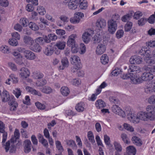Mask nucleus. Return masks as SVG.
<instances>
[{"label":"nucleus","mask_w":155,"mask_h":155,"mask_svg":"<svg viewBox=\"0 0 155 155\" xmlns=\"http://www.w3.org/2000/svg\"><path fill=\"white\" fill-rule=\"evenodd\" d=\"M129 61L131 64H139L142 62V59L140 57L135 55L132 57Z\"/></svg>","instance_id":"13"},{"label":"nucleus","mask_w":155,"mask_h":155,"mask_svg":"<svg viewBox=\"0 0 155 155\" xmlns=\"http://www.w3.org/2000/svg\"><path fill=\"white\" fill-rule=\"evenodd\" d=\"M62 64V66L59 67V69L61 70H63L65 68L68 67L69 65V62L68 58L66 57L63 58L61 60Z\"/></svg>","instance_id":"24"},{"label":"nucleus","mask_w":155,"mask_h":155,"mask_svg":"<svg viewBox=\"0 0 155 155\" xmlns=\"http://www.w3.org/2000/svg\"><path fill=\"white\" fill-rule=\"evenodd\" d=\"M61 94L64 96H67L70 93V91L68 88L65 86L62 87L61 89Z\"/></svg>","instance_id":"33"},{"label":"nucleus","mask_w":155,"mask_h":155,"mask_svg":"<svg viewBox=\"0 0 155 155\" xmlns=\"http://www.w3.org/2000/svg\"><path fill=\"white\" fill-rule=\"evenodd\" d=\"M31 143L30 140H26L24 142V151L26 153H28L31 151Z\"/></svg>","instance_id":"12"},{"label":"nucleus","mask_w":155,"mask_h":155,"mask_svg":"<svg viewBox=\"0 0 155 155\" xmlns=\"http://www.w3.org/2000/svg\"><path fill=\"white\" fill-rule=\"evenodd\" d=\"M37 11L38 13L41 15H44L46 13V11L44 8L42 6H38Z\"/></svg>","instance_id":"43"},{"label":"nucleus","mask_w":155,"mask_h":155,"mask_svg":"<svg viewBox=\"0 0 155 155\" xmlns=\"http://www.w3.org/2000/svg\"><path fill=\"white\" fill-rule=\"evenodd\" d=\"M123 126L124 128L128 131H129L130 132H133L134 131V128L129 124L126 123H124L123 125Z\"/></svg>","instance_id":"51"},{"label":"nucleus","mask_w":155,"mask_h":155,"mask_svg":"<svg viewBox=\"0 0 155 155\" xmlns=\"http://www.w3.org/2000/svg\"><path fill=\"white\" fill-rule=\"evenodd\" d=\"M30 47L31 50L34 51L40 52L41 51V47L39 45L36 43L31 45Z\"/></svg>","instance_id":"30"},{"label":"nucleus","mask_w":155,"mask_h":155,"mask_svg":"<svg viewBox=\"0 0 155 155\" xmlns=\"http://www.w3.org/2000/svg\"><path fill=\"white\" fill-rule=\"evenodd\" d=\"M79 7L81 9H85L87 7V3L86 1L84 0L82 1V0H80L79 1Z\"/></svg>","instance_id":"44"},{"label":"nucleus","mask_w":155,"mask_h":155,"mask_svg":"<svg viewBox=\"0 0 155 155\" xmlns=\"http://www.w3.org/2000/svg\"><path fill=\"white\" fill-rule=\"evenodd\" d=\"M146 112L150 118V120H153L155 119V106L149 105L146 108Z\"/></svg>","instance_id":"3"},{"label":"nucleus","mask_w":155,"mask_h":155,"mask_svg":"<svg viewBox=\"0 0 155 155\" xmlns=\"http://www.w3.org/2000/svg\"><path fill=\"white\" fill-rule=\"evenodd\" d=\"M40 90L42 92L47 94H49L52 93V90L51 88L48 86H45L40 89Z\"/></svg>","instance_id":"31"},{"label":"nucleus","mask_w":155,"mask_h":155,"mask_svg":"<svg viewBox=\"0 0 155 155\" xmlns=\"http://www.w3.org/2000/svg\"><path fill=\"white\" fill-rule=\"evenodd\" d=\"M144 72L143 73L141 76V79L142 81H147L152 79L153 75L152 73L154 72L153 66L150 65L144 67Z\"/></svg>","instance_id":"2"},{"label":"nucleus","mask_w":155,"mask_h":155,"mask_svg":"<svg viewBox=\"0 0 155 155\" xmlns=\"http://www.w3.org/2000/svg\"><path fill=\"white\" fill-rule=\"evenodd\" d=\"M8 104L10 106V110L11 111H14L16 110L18 104L14 99H10L8 102Z\"/></svg>","instance_id":"22"},{"label":"nucleus","mask_w":155,"mask_h":155,"mask_svg":"<svg viewBox=\"0 0 155 155\" xmlns=\"http://www.w3.org/2000/svg\"><path fill=\"white\" fill-rule=\"evenodd\" d=\"M95 104L96 107L99 109L104 107L106 106L105 102L101 99L97 100L96 101Z\"/></svg>","instance_id":"28"},{"label":"nucleus","mask_w":155,"mask_h":155,"mask_svg":"<svg viewBox=\"0 0 155 155\" xmlns=\"http://www.w3.org/2000/svg\"><path fill=\"white\" fill-rule=\"evenodd\" d=\"M24 56L27 59L31 60H34L36 58L35 53L29 50H26Z\"/></svg>","instance_id":"15"},{"label":"nucleus","mask_w":155,"mask_h":155,"mask_svg":"<svg viewBox=\"0 0 155 155\" xmlns=\"http://www.w3.org/2000/svg\"><path fill=\"white\" fill-rule=\"evenodd\" d=\"M121 137L122 140L125 143H129V139L128 138L127 135L126 134H122Z\"/></svg>","instance_id":"55"},{"label":"nucleus","mask_w":155,"mask_h":155,"mask_svg":"<svg viewBox=\"0 0 155 155\" xmlns=\"http://www.w3.org/2000/svg\"><path fill=\"white\" fill-rule=\"evenodd\" d=\"M133 16V13L131 12L130 14H127L123 16L122 18V21L124 22H128Z\"/></svg>","instance_id":"32"},{"label":"nucleus","mask_w":155,"mask_h":155,"mask_svg":"<svg viewBox=\"0 0 155 155\" xmlns=\"http://www.w3.org/2000/svg\"><path fill=\"white\" fill-rule=\"evenodd\" d=\"M67 144L73 148L76 149L77 145L75 142L72 140H70L66 142Z\"/></svg>","instance_id":"41"},{"label":"nucleus","mask_w":155,"mask_h":155,"mask_svg":"<svg viewBox=\"0 0 155 155\" xmlns=\"http://www.w3.org/2000/svg\"><path fill=\"white\" fill-rule=\"evenodd\" d=\"M148 102L150 104H155V95L151 96L149 98Z\"/></svg>","instance_id":"64"},{"label":"nucleus","mask_w":155,"mask_h":155,"mask_svg":"<svg viewBox=\"0 0 155 155\" xmlns=\"http://www.w3.org/2000/svg\"><path fill=\"white\" fill-rule=\"evenodd\" d=\"M143 15V14L141 12L137 11L136 12L134 15V19H138Z\"/></svg>","instance_id":"53"},{"label":"nucleus","mask_w":155,"mask_h":155,"mask_svg":"<svg viewBox=\"0 0 155 155\" xmlns=\"http://www.w3.org/2000/svg\"><path fill=\"white\" fill-rule=\"evenodd\" d=\"M133 25V23L131 22H128L124 26V30L126 32L130 31Z\"/></svg>","instance_id":"40"},{"label":"nucleus","mask_w":155,"mask_h":155,"mask_svg":"<svg viewBox=\"0 0 155 155\" xmlns=\"http://www.w3.org/2000/svg\"><path fill=\"white\" fill-rule=\"evenodd\" d=\"M19 73L20 77L23 79L27 78L30 74L29 70L25 67H23L20 69Z\"/></svg>","instance_id":"8"},{"label":"nucleus","mask_w":155,"mask_h":155,"mask_svg":"<svg viewBox=\"0 0 155 155\" xmlns=\"http://www.w3.org/2000/svg\"><path fill=\"white\" fill-rule=\"evenodd\" d=\"M87 137L89 140L92 143H95V141L94 139V136L93 134L91 131H89L87 133Z\"/></svg>","instance_id":"42"},{"label":"nucleus","mask_w":155,"mask_h":155,"mask_svg":"<svg viewBox=\"0 0 155 155\" xmlns=\"http://www.w3.org/2000/svg\"><path fill=\"white\" fill-rule=\"evenodd\" d=\"M28 25L29 27L33 31H37L39 29L38 26L33 22H30L29 24Z\"/></svg>","instance_id":"39"},{"label":"nucleus","mask_w":155,"mask_h":155,"mask_svg":"<svg viewBox=\"0 0 155 155\" xmlns=\"http://www.w3.org/2000/svg\"><path fill=\"white\" fill-rule=\"evenodd\" d=\"M130 79L133 83L134 84L142 82L141 78L138 75H132Z\"/></svg>","instance_id":"27"},{"label":"nucleus","mask_w":155,"mask_h":155,"mask_svg":"<svg viewBox=\"0 0 155 155\" xmlns=\"http://www.w3.org/2000/svg\"><path fill=\"white\" fill-rule=\"evenodd\" d=\"M101 63L104 64H105L108 63L109 58L107 55L104 54L101 57Z\"/></svg>","instance_id":"36"},{"label":"nucleus","mask_w":155,"mask_h":155,"mask_svg":"<svg viewBox=\"0 0 155 155\" xmlns=\"http://www.w3.org/2000/svg\"><path fill=\"white\" fill-rule=\"evenodd\" d=\"M78 2V0H71L68 2V0H65L64 3L66 4L68 3V6L70 9L74 10L77 8Z\"/></svg>","instance_id":"9"},{"label":"nucleus","mask_w":155,"mask_h":155,"mask_svg":"<svg viewBox=\"0 0 155 155\" xmlns=\"http://www.w3.org/2000/svg\"><path fill=\"white\" fill-rule=\"evenodd\" d=\"M28 22L27 19L25 18H21L20 19V23L24 27L27 26Z\"/></svg>","instance_id":"58"},{"label":"nucleus","mask_w":155,"mask_h":155,"mask_svg":"<svg viewBox=\"0 0 155 155\" xmlns=\"http://www.w3.org/2000/svg\"><path fill=\"white\" fill-rule=\"evenodd\" d=\"M47 83L46 80L45 79H42L41 81H38L36 83V85L38 87L42 86L45 85Z\"/></svg>","instance_id":"54"},{"label":"nucleus","mask_w":155,"mask_h":155,"mask_svg":"<svg viewBox=\"0 0 155 155\" xmlns=\"http://www.w3.org/2000/svg\"><path fill=\"white\" fill-rule=\"evenodd\" d=\"M8 64L9 67L13 71H15L17 70V66L14 63L12 62H9Z\"/></svg>","instance_id":"49"},{"label":"nucleus","mask_w":155,"mask_h":155,"mask_svg":"<svg viewBox=\"0 0 155 155\" xmlns=\"http://www.w3.org/2000/svg\"><path fill=\"white\" fill-rule=\"evenodd\" d=\"M5 124L4 123L0 120V133L3 134L2 140V143L3 145V143L6 140L7 138V133L5 131Z\"/></svg>","instance_id":"7"},{"label":"nucleus","mask_w":155,"mask_h":155,"mask_svg":"<svg viewBox=\"0 0 155 155\" xmlns=\"http://www.w3.org/2000/svg\"><path fill=\"white\" fill-rule=\"evenodd\" d=\"M124 34V31L123 30H118L116 32V36L118 39H119L123 36Z\"/></svg>","instance_id":"47"},{"label":"nucleus","mask_w":155,"mask_h":155,"mask_svg":"<svg viewBox=\"0 0 155 155\" xmlns=\"http://www.w3.org/2000/svg\"><path fill=\"white\" fill-rule=\"evenodd\" d=\"M23 40L25 44L30 46L35 43L34 39L29 36L25 35L23 38Z\"/></svg>","instance_id":"17"},{"label":"nucleus","mask_w":155,"mask_h":155,"mask_svg":"<svg viewBox=\"0 0 155 155\" xmlns=\"http://www.w3.org/2000/svg\"><path fill=\"white\" fill-rule=\"evenodd\" d=\"M111 110L114 113L122 117H124L125 116L124 112L121 109L119 106L116 104L112 106L111 107Z\"/></svg>","instance_id":"6"},{"label":"nucleus","mask_w":155,"mask_h":155,"mask_svg":"<svg viewBox=\"0 0 155 155\" xmlns=\"http://www.w3.org/2000/svg\"><path fill=\"white\" fill-rule=\"evenodd\" d=\"M148 22L151 24H153L155 22V15H152L148 19Z\"/></svg>","instance_id":"63"},{"label":"nucleus","mask_w":155,"mask_h":155,"mask_svg":"<svg viewBox=\"0 0 155 155\" xmlns=\"http://www.w3.org/2000/svg\"><path fill=\"white\" fill-rule=\"evenodd\" d=\"M70 61L71 64L73 65L80 66L81 60L78 56L75 55L71 56Z\"/></svg>","instance_id":"14"},{"label":"nucleus","mask_w":155,"mask_h":155,"mask_svg":"<svg viewBox=\"0 0 155 155\" xmlns=\"http://www.w3.org/2000/svg\"><path fill=\"white\" fill-rule=\"evenodd\" d=\"M35 43L39 45H43L44 43V39L43 38L41 37H39L36 38L35 39Z\"/></svg>","instance_id":"46"},{"label":"nucleus","mask_w":155,"mask_h":155,"mask_svg":"<svg viewBox=\"0 0 155 155\" xmlns=\"http://www.w3.org/2000/svg\"><path fill=\"white\" fill-rule=\"evenodd\" d=\"M35 105L40 110H44L45 108V105L42 104L39 102H37L35 103Z\"/></svg>","instance_id":"56"},{"label":"nucleus","mask_w":155,"mask_h":155,"mask_svg":"<svg viewBox=\"0 0 155 155\" xmlns=\"http://www.w3.org/2000/svg\"><path fill=\"white\" fill-rule=\"evenodd\" d=\"M127 153L124 155H135L136 153V149L133 146H130L126 148Z\"/></svg>","instance_id":"20"},{"label":"nucleus","mask_w":155,"mask_h":155,"mask_svg":"<svg viewBox=\"0 0 155 155\" xmlns=\"http://www.w3.org/2000/svg\"><path fill=\"white\" fill-rule=\"evenodd\" d=\"M101 90L99 89H97L96 90V93L95 94H93L91 97V100L92 101H94L96 98V96L100 93Z\"/></svg>","instance_id":"59"},{"label":"nucleus","mask_w":155,"mask_h":155,"mask_svg":"<svg viewBox=\"0 0 155 155\" xmlns=\"http://www.w3.org/2000/svg\"><path fill=\"white\" fill-rule=\"evenodd\" d=\"M1 51L4 53H8L9 52V48L6 45H3L0 47Z\"/></svg>","instance_id":"50"},{"label":"nucleus","mask_w":155,"mask_h":155,"mask_svg":"<svg viewBox=\"0 0 155 155\" xmlns=\"http://www.w3.org/2000/svg\"><path fill=\"white\" fill-rule=\"evenodd\" d=\"M106 50V47L104 44H98L97 47L96 52L97 54L101 55Z\"/></svg>","instance_id":"11"},{"label":"nucleus","mask_w":155,"mask_h":155,"mask_svg":"<svg viewBox=\"0 0 155 155\" xmlns=\"http://www.w3.org/2000/svg\"><path fill=\"white\" fill-rule=\"evenodd\" d=\"M121 72L120 69L118 68L117 69H115L113 70L111 73V74L112 75L117 76Z\"/></svg>","instance_id":"60"},{"label":"nucleus","mask_w":155,"mask_h":155,"mask_svg":"<svg viewBox=\"0 0 155 155\" xmlns=\"http://www.w3.org/2000/svg\"><path fill=\"white\" fill-rule=\"evenodd\" d=\"M8 43L10 45L14 46H16L18 44V42L17 40L14 38L9 40Z\"/></svg>","instance_id":"52"},{"label":"nucleus","mask_w":155,"mask_h":155,"mask_svg":"<svg viewBox=\"0 0 155 155\" xmlns=\"http://www.w3.org/2000/svg\"><path fill=\"white\" fill-rule=\"evenodd\" d=\"M65 45L66 43L64 41L58 42L55 45L59 49L61 50L64 49Z\"/></svg>","instance_id":"34"},{"label":"nucleus","mask_w":155,"mask_h":155,"mask_svg":"<svg viewBox=\"0 0 155 155\" xmlns=\"http://www.w3.org/2000/svg\"><path fill=\"white\" fill-rule=\"evenodd\" d=\"M106 24L105 20L102 18L98 19L96 23V26L99 29L104 28Z\"/></svg>","instance_id":"18"},{"label":"nucleus","mask_w":155,"mask_h":155,"mask_svg":"<svg viewBox=\"0 0 155 155\" xmlns=\"http://www.w3.org/2000/svg\"><path fill=\"white\" fill-rule=\"evenodd\" d=\"M91 38V34L88 32L86 31L82 35V38L83 41L87 44L90 41Z\"/></svg>","instance_id":"23"},{"label":"nucleus","mask_w":155,"mask_h":155,"mask_svg":"<svg viewBox=\"0 0 155 155\" xmlns=\"http://www.w3.org/2000/svg\"><path fill=\"white\" fill-rule=\"evenodd\" d=\"M127 116L128 118L134 123H138L140 120L144 121H147L148 120H150L149 116L146 111H140L137 115L134 113H129Z\"/></svg>","instance_id":"1"},{"label":"nucleus","mask_w":155,"mask_h":155,"mask_svg":"<svg viewBox=\"0 0 155 155\" xmlns=\"http://www.w3.org/2000/svg\"><path fill=\"white\" fill-rule=\"evenodd\" d=\"M147 21V18H142L138 21L137 24L139 25L142 26L145 24Z\"/></svg>","instance_id":"48"},{"label":"nucleus","mask_w":155,"mask_h":155,"mask_svg":"<svg viewBox=\"0 0 155 155\" xmlns=\"http://www.w3.org/2000/svg\"><path fill=\"white\" fill-rule=\"evenodd\" d=\"M9 4L8 0H0V5L6 7L8 6Z\"/></svg>","instance_id":"62"},{"label":"nucleus","mask_w":155,"mask_h":155,"mask_svg":"<svg viewBox=\"0 0 155 155\" xmlns=\"http://www.w3.org/2000/svg\"><path fill=\"white\" fill-rule=\"evenodd\" d=\"M2 98L3 102H6L7 101L9 102L10 99H12L10 98V95L8 92L6 91H4L2 92Z\"/></svg>","instance_id":"21"},{"label":"nucleus","mask_w":155,"mask_h":155,"mask_svg":"<svg viewBox=\"0 0 155 155\" xmlns=\"http://www.w3.org/2000/svg\"><path fill=\"white\" fill-rule=\"evenodd\" d=\"M108 31L111 34H113L117 28L116 21L109 20L108 21Z\"/></svg>","instance_id":"4"},{"label":"nucleus","mask_w":155,"mask_h":155,"mask_svg":"<svg viewBox=\"0 0 155 155\" xmlns=\"http://www.w3.org/2000/svg\"><path fill=\"white\" fill-rule=\"evenodd\" d=\"M23 57L21 55H19V56L16 57L15 58V61L16 63L19 65H22L24 64L23 61Z\"/></svg>","instance_id":"38"},{"label":"nucleus","mask_w":155,"mask_h":155,"mask_svg":"<svg viewBox=\"0 0 155 155\" xmlns=\"http://www.w3.org/2000/svg\"><path fill=\"white\" fill-rule=\"evenodd\" d=\"M70 21L71 23L73 24H77L79 23L80 21L79 19H78L75 16L73 18H71L70 19Z\"/></svg>","instance_id":"57"},{"label":"nucleus","mask_w":155,"mask_h":155,"mask_svg":"<svg viewBox=\"0 0 155 155\" xmlns=\"http://www.w3.org/2000/svg\"><path fill=\"white\" fill-rule=\"evenodd\" d=\"M54 47L51 45H48L46 47L44 51V54L47 56H51L54 53Z\"/></svg>","instance_id":"19"},{"label":"nucleus","mask_w":155,"mask_h":155,"mask_svg":"<svg viewBox=\"0 0 155 155\" xmlns=\"http://www.w3.org/2000/svg\"><path fill=\"white\" fill-rule=\"evenodd\" d=\"M115 149L116 150L115 152H121L122 147L120 144L118 142L115 141L114 143Z\"/></svg>","instance_id":"37"},{"label":"nucleus","mask_w":155,"mask_h":155,"mask_svg":"<svg viewBox=\"0 0 155 155\" xmlns=\"http://www.w3.org/2000/svg\"><path fill=\"white\" fill-rule=\"evenodd\" d=\"M85 106L83 102L78 103L75 107L76 110L78 112H82L85 109Z\"/></svg>","instance_id":"26"},{"label":"nucleus","mask_w":155,"mask_h":155,"mask_svg":"<svg viewBox=\"0 0 155 155\" xmlns=\"http://www.w3.org/2000/svg\"><path fill=\"white\" fill-rule=\"evenodd\" d=\"M128 72H130L132 75H133L135 74L140 73L141 71L140 68L138 66L134 65L129 66V68L128 69Z\"/></svg>","instance_id":"10"},{"label":"nucleus","mask_w":155,"mask_h":155,"mask_svg":"<svg viewBox=\"0 0 155 155\" xmlns=\"http://www.w3.org/2000/svg\"><path fill=\"white\" fill-rule=\"evenodd\" d=\"M4 143L5 142L3 143V145L2 144V145L5 149L6 152H7L8 151L10 153L15 152L16 150V147L14 143H12L11 147L10 148H8V147L10 146V141H8L5 144Z\"/></svg>","instance_id":"5"},{"label":"nucleus","mask_w":155,"mask_h":155,"mask_svg":"<svg viewBox=\"0 0 155 155\" xmlns=\"http://www.w3.org/2000/svg\"><path fill=\"white\" fill-rule=\"evenodd\" d=\"M33 76L36 79H39L43 78L44 75L42 73L36 71L33 73Z\"/></svg>","instance_id":"35"},{"label":"nucleus","mask_w":155,"mask_h":155,"mask_svg":"<svg viewBox=\"0 0 155 155\" xmlns=\"http://www.w3.org/2000/svg\"><path fill=\"white\" fill-rule=\"evenodd\" d=\"M94 43L95 44H98L102 43L103 41L99 37V36L95 35L93 38Z\"/></svg>","instance_id":"45"},{"label":"nucleus","mask_w":155,"mask_h":155,"mask_svg":"<svg viewBox=\"0 0 155 155\" xmlns=\"http://www.w3.org/2000/svg\"><path fill=\"white\" fill-rule=\"evenodd\" d=\"M76 38L77 35H76L72 34L70 35L69 37L67 42V45L69 47L74 45L75 42V39Z\"/></svg>","instance_id":"16"},{"label":"nucleus","mask_w":155,"mask_h":155,"mask_svg":"<svg viewBox=\"0 0 155 155\" xmlns=\"http://www.w3.org/2000/svg\"><path fill=\"white\" fill-rule=\"evenodd\" d=\"M26 89L28 92L31 93V94L33 95H37L39 96H41L42 95L40 92L39 91H36V90L31 87H27Z\"/></svg>","instance_id":"25"},{"label":"nucleus","mask_w":155,"mask_h":155,"mask_svg":"<svg viewBox=\"0 0 155 155\" xmlns=\"http://www.w3.org/2000/svg\"><path fill=\"white\" fill-rule=\"evenodd\" d=\"M15 95L17 98H18L21 95V91L19 88H16L13 91Z\"/></svg>","instance_id":"61"},{"label":"nucleus","mask_w":155,"mask_h":155,"mask_svg":"<svg viewBox=\"0 0 155 155\" xmlns=\"http://www.w3.org/2000/svg\"><path fill=\"white\" fill-rule=\"evenodd\" d=\"M133 143L138 146H140L142 144V142L140 139L136 136H133L132 138Z\"/></svg>","instance_id":"29"}]
</instances>
